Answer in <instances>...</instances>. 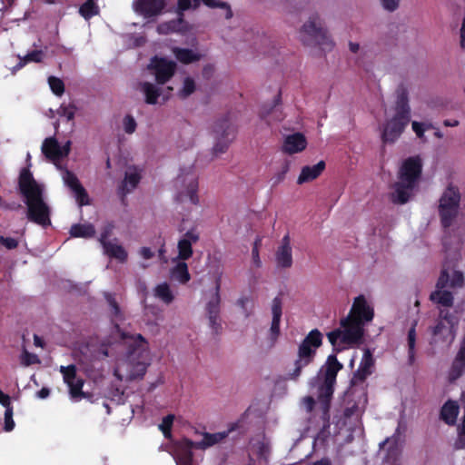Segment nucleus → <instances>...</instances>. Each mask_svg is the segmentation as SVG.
<instances>
[{
  "mask_svg": "<svg viewBox=\"0 0 465 465\" xmlns=\"http://www.w3.org/2000/svg\"><path fill=\"white\" fill-rule=\"evenodd\" d=\"M115 336H117L122 343L128 346V353L133 354L140 349H143L147 343L141 334H130L121 330L118 324L114 326Z\"/></svg>",
  "mask_w": 465,
  "mask_h": 465,
  "instance_id": "nucleus-20",
  "label": "nucleus"
},
{
  "mask_svg": "<svg viewBox=\"0 0 465 465\" xmlns=\"http://www.w3.org/2000/svg\"><path fill=\"white\" fill-rule=\"evenodd\" d=\"M272 321L270 329V335L272 344H274L280 334V322L282 317V300L279 297H275L272 300Z\"/></svg>",
  "mask_w": 465,
  "mask_h": 465,
  "instance_id": "nucleus-25",
  "label": "nucleus"
},
{
  "mask_svg": "<svg viewBox=\"0 0 465 465\" xmlns=\"http://www.w3.org/2000/svg\"><path fill=\"white\" fill-rule=\"evenodd\" d=\"M59 371L63 374L64 381L69 387V391L72 398L84 397V380L77 377L76 366L74 364L61 366Z\"/></svg>",
  "mask_w": 465,
  "mask_h": 465,
  "instance_id": "nucleus-16",
  "label": "nucleus"
},
{
  "mask_svg": "<svg viewBox=\"0 0 465 465\" xmlns=\"http://www.w3.org/2000/svg\"><path fill=\"white\" fill-rule=\"evenodd\" d=\"M408 27L401 23H391L387 26V35L393 40H400L403 38L406 34Z\"/></svg>",
  "mask_w": 465,
  "mask_h": 465,
  "instance_id": "nucleus-37",
  "label": "nucleus"
},
{
  "mask_svg": "<svg viewBox=\"0 0 465 465\" xmlns=\"http://www.w3.org/2000/svg\"><path fill=\"white\" fill-rule=\"evenodd\" d=\"M275 262L279 269H289L292 266V250L289 234L283 236L275 252Z\"/></svg>",
  "mask_w": 465,
  "mask_h": 465,
  "instance_id": "nucleus-19",
  "label": "nucleus"
},
{
  "mask_svg": "<svg viewBox=\"0 0 465 465\" xmlns=\"http://www.w3.org/2000/svg\"><path fill=\"white\" fill-rule=\"evenodd\" d=\"M459 317L450 312L448 309H440L437 324L432 328L434 341H441L446 345H450L455 340Z\"/></svg>",
  "mask_w": 465,
  "mask_h": 465,
  "instance_id": "nucleus-11",
  "label": "nucleus"
},
{
  "mask_svg": "<svg viewBox=\"0 0 465 465\" xmlns=\"http://www.w3.org/2000/svg\"><path fill=\"white\" fill-rule=\"evenodd\" d=\"M157 32L161 35H167L174 32V20H171L158 25Z\"/></svg>",
  "mask_w": 465,
  "mask_h": 465,
  "instance_id": "nucleus-57",
  "label": "nucleus"
},
{
  "mask_svg": "<svg viewBox=\"0 0 465 465\" xmlns=\"http://www.w3.org/2000/svg\"><path fill=\"white\" fill-rule=\"evenodd\" d=\"M282 103V95L281 91L278 92L276 96L274 97L273 101L270 104H266L262 105L260 114L262 118H266L270 114H272L274 111V109L279 106Z\"/></svg>",
  "mask_w": 465,
  "mask_h": 465,
  "instance_id": "nucleus-45",
  "label": "nucleus"
},
{
  "mask_svg": "<svg viewBox=\"0 0 465 465\" xmlns=\"http://www.w3.org/2000/svg\"><path fill=\"white\" fill-rule=\"evenodd\" d=\"M39 358L36 354L30 353L26 351H25L23 357H22V363L25 366H30L35 363H39Z\"/></svg>",
  "mask_w": 465,
  "mask_h": 465,
  "instance_id": "nucleus-58",
  "label": "nucleus"
},
{
  "mask_svg": "<svg viewBox=\"0 0 465 465\" xmlns=\"http://www.w3.org/2000/svg\"><path fill=\"white\" fill-rule=\"evenodd\" d=\"M430 301L439 303L444 307H451L453 305V296L450 292L438 289L430 293Z\"/></svg>",
  "mask_w": 465,
  "mask_h": 465,
  "instance_id": "nucleus-35",
  "label": "nucleus"
},
{
  "mask_svg": "<svg viewBox=\"0 0 465 465\" xmlns=\"http://www.w3.org/2000/svg\"><path fill=\"white\" fill-rule=\"evenodd\" d=\"M200 239L199 232L195 226H192L187 230L177 242L178 255L176 260L186 261L193 256V244L198 242Z\"/></svg>",
  "mask_w": 465,
  "mask_h": 465,
  "instance_id": "nucleus-17",
  "label": "nucleus"
},
{
  "mask_svg": "<svg viewBox=\"0 0 465 465\" xmlns=\"http://www.w3.org/2000/svg\"><path fill=\"white\" fill-rule=\"evenodd\" d=\"M140 180L141 175L137 172L125 173L124 180L122 182L118 190L123 202L124 201L125 195L138 185Z\"/></svg>",
  "mask_w": 465,
  "mask_h": 465,
  "instance_id": "nucleus-30",
  "label": "nucleus"
},
{
  "mask_svg": "<svg viewBox=\"0 0 465 465\" xmlns=\"http://www.w3.org/2000/svg\"><path fill=\"white\" fill-rule=\"evenodd\" d=\"M123 124L124 132L126 134H131L135 132L137 124L134 118L132 115L127 114L123 120Z\"/></svg>",
  "mask_w": 465,
  "mask_h": 465,
  "instance_id": "nucleus-53",
  "label": "nucleus"
},
{
  "mask_svg": "<svg viewBox=\"0 0 465 465\" xmlns=\"http://www.w3.org/2000/svg\"><path fill=\"white\" fill-rule=\"evenodd\" d=\"M194 145V131L190 126H184L180 130L178 148H179V158L182 160V153L190 150Z\"/></svg>",
  "mask_w": 465,
  "mask_h": 465,
  "instance_id": "nucleus-28",
  "label": "nucleus"
},
{
  "mask_svg": "<svg viewBox=\"0 0 465 465\" xmlns=\"http://www.w3.org/2000/svg\"><path fill=\"white\" fill-rule=\"evenodd\" d=\"M373 366L374 359L372 353L369 349H365L360 367L354 374V379L363 381L371 373Z\"/></svg>",
  "mask_w": 465,
  "mask_h": 465,
  "instance_id": "nucleus-27",
  "label": "nucleus"
},
{
  "mask_svg": "<svg viewBox=\"0 0 465 465\" xmlns=\"http://www.w3.org/2000/svg\"><path fill=\"white\" fill-rule=\"evenodd\" d=\"M154 296L163 301L166 304L171 303L173 299L170 287L166 282L158 284L155 287Z\"/></svg>",
  "mask_w": 465,
  "mask_h": 465,
  "instance_id": "nucleus-40",
  "label": "nucleus"
},
{
  "mask_svg": "<svg viewBox=\"0 0 465 465\" xmlns=\"http://www.w3.org/2000/svg\"><path fill=\"white\" fill-rule=\"evenodd\" d=\"M141 90L144 94L145 103L148 104H157L158 98L163 95L162 88L149 82L142 83Z\"/></svg>",
  "mask_w": 465,
  "mask_h": 465,
  "instance_id": "nucleus-31",
  "label": "nucleus"
},
{
  "mask_svg": "<svg viewBox=\"0 0 465 465\" xmlns=\"http://www.w3.org/2000/svg\"><path fill=\"white\" fill-rule=\"evenodd\" d=\"M208 325L212 330V333L215 336L219 335L222 331V321L219 318H208Z\"/></svg>",
  "mask_w": 465,
  "mask_h": 465,
  "instance_id": "nucleus-59",
  "label": "nucleus"
},
{
  "mask_svg": "<svg viewBox=\"0 0 465 465\" xmlns=\"http://www.w3.org/2000/svg\"><path fill=\"white\" fill-rule=\"evenodd\" d=\"M460 201L459 190L452 185L448 186L440 198L439 213L444 228H449L457 217Z\"/></svg>",
  "mask_w": 465,
  "mask_h": 465,
  "instance_id": "nucleus-12",
  "label": "nucleus"
},
{
  "mask_svg": "<svg viewBox=\"0 0 465 465\" xmlns=\"http://www.w3.org/2000/svg\"><path fill=\"white\" fill-rule=\"evenodd\" d=\"M306 146V137L302 133H295L284 138L282 150L287 154H294L302 152Z\"/></svg>",
  "mask_w": 465,
  "mask_h": 465,
  "instance_id": "nucleus-23",
  "label": "nucleus"
},
{
  "mask_svg": "<svg viewBox=\"0 0 465 465\" xmlns=\"http://www.w3.org/2000/svg\"><path fill=\"white\" fill-rule=\"evenodd\" d=\"M324 168L325 163L323 161H320L313 166L302 167V172L298 177L297 183L302 184L316 179L322 173Z\"/></svg>",
  "mask_w": 465,
  "mask_h": 465,
  "instance_id": "nucleus-29",
  "label": "nucleus"
},
{
  "mask_svg": "<svg viewBox=\"0 0 465 465\" xmlns=\"http://www.w3.org/2000/svg\"><path fill=\"white\" fill-rule=\"evenodd\" d=\"M74 193L80 206L90 204L89 195L83 185L76 189Z\"/></svg>",
  "mask_w": 465,
  "mask_h": 465,
  "instance_id": "nucleus-49",
  "label": "nucleus"
},
{
  "mask_svg": "<svg viewBox=\"0 0 465 465\" xmlns=\"http://www.w3.org/2000/svg\"><path fill=\"white\" fill-rule=\"evenodd\" d=\"M113 344L111 339L104 340L100 342L98 349L95 351L97 356H102V358H105L109 356V348Z\"/></svg>",
  "mask_w": 465,
  "mask_h": 465,
  "instance_id": "nucleus-54",
  "label": "nucleus"
},
{
  "mask_svg": "<svg viewBox=\"0 0 465 465\" xmlns=\"http://www.w3.org/2000/svg\"><path fill=\"white\" fill-rule=\"evenodd\" d=\"M299 40L309 47L319 46L322 49H331L332 41L327 35L323 21L317 13L312 14L299 30Z\"/></svg>",
  "mask_w": 465,
  "mask_h": 465,
  "instance_id": "nucleus-5",
  "label": "nucleus"
},
{
  "mask_svg": "<svg viewBox=\"0 0 465 465\" xmlns=\"http://www.w3.org/2000/svg\"><path fill=\"white\" fill-rule=\"evenodd\" d=\"M465 370V353L458 351L455 360L453 361L452 367L450 372L451 380L458 379Z\"/></svg>",
  "mask_w": 465,
  "mask_h": 465,
  "instance_id": "nucleus-36",
  "label": "nucleus"
},
{
  "mask_svg": "<svg viewBox=\"0 0 465 465\" xmlns=\"http://www.w3.org/2000/svg\"><path fill=\"white\" fill-rule=\"evenodd\" d=\"M402 433L403 431L399 425L395 433L391 437L387 438L380 443V450L383 449L386 445H389L388 454L386 456V460L388 461L395 460L398 459L401 453V446L403 442Z\"/></svg>",
  "mask_w": 465,
  "mask_h": 465,
  "instance_id": "nucleus-22",
  "label": "nucleus"
},
{
  "mask_svg": "<svg viewBox=\"0 0 465 465\" xmlns=\"http://www.w3.org/2000/svg\"><path fill=\"white\" fill-rule=\"evenodd\" d=\"M20 193L25 198L28 219L44 227L50 225V209L43 198L44 189L28 168H23L18 178Z\"/></svg>",
  "mask_w": 465,
  "mask_h": 465,
  "instance_id": "nucleus-2",
  "label": "nucleus"
},
{
  "mask_svg": "<svg viewBox=\"0 0 465 465\" xmlns=\"http://www.w3.org/2000/svg\"><path fill=\"white\" fill-rule=\"evenodd\" d=\"M79 14L85 19L89 20L93 16L99 14V7L94 0H86L79 8Z\"/></svg>",
  "mask_w": 465,
  "mask_h": 465,
  "instance_id": "nucleus-38",
  "label": "nucleus"
},
{
  "mask_svg": "<svg viewBox=\"0 0 465 465\" xmlns=\"http://www.w3.org/2000/svg\"><path fill=\"white\" fill-rule=\"evenodd\" d=\"M201 3L210 8L225 9L226 19H231L233 15L230 5L226 2L218 0H178L176 4V31H191L193 29V25L183 20V12L187 10H197Z\"/></svg>",
  "mask_w": 465,
  "mask_h": 465,
  "instance_id": "nucleus-9",
  "label": "nucleus"
},
{
  "mask_svg": "<svg viewBox=\"0 0 465 465\" xmlns=\"http://www.w3.org/2000/svg\"><path fill=\"white\" fill-rule=\"evenodd\" d=\"M417 322H414L411 328L408 332V348H409V362L412 364L414 361V354H415V343H416V327Z\"/></svg>",
  "mask_w": 465,
  "mask_h": 465,
  "instance_id": "nucleus-43",
  "label": "nucleus"
},
{
  "mask_svg": "<svg viewBox=\"0 0 465 465\" xmlns=\"http://www.w3.org/2000/svg\"><path fill=\"white\" fill-rule=\"evenodd\" d=\"M460 34V46H461V48H465V17L462 20Z\"/></svg>",
  "mask_w": 465,
  "mask_h": 465,
  "instance_id": "nucleus-64",
  "label": "nucleus"
},
{
  "mask_svg": "<svg viewBox=\"0 0 465 465\" xmlns=\"http://www.w3.org/2000/svg\"><path fill=\"white\" fill-rule=\"evenodd\" d=\"M43 154L51 161L62 159L61 145L55 137H47L42 144Z\"/></svg>",
  "mask_w": 465,
  "mask_h": 465,
  "instance_id": "nucleus-26",
  "label": "nucleus"
},
{
  "mask_svg": "<svg viewBox=\"0 0 465 465\" xmlns=\"http://www.w3.org/2000/svg\"><path fill=\"white\" fill-rule=\"evenodd\" d=\"M342 369L335 355H330L325 364L321 368L315 380L321 383L319 387V398L328 401L333 393L337 373Z\"/></svg>",
  "mask_w": 465,
  "mask_h": 465,
  "instance_id": "nucleus-10",
  "label": "nucleus"
},
{
  "mask_svg": "<svg viewBox=\"0 0 465 465\" xmlns=\"http://www.w3.org/2000/svg\"><path fill=\"white\" fill-rule=\"evenodd\" d=\"M373 316V309L365 297H356L350 313L341 320V328L327 334L329 341L338 351L341 349V345L360 344L364 334V325L371 322Z\"/></svg>",
  "mask_w": 465,
  "mask_h": 465,
  "instance_id": "nucleus-1",
  "label": "nucleus"
},
{
  "mask_svg": "<svg viewBox=\"0 0 465 465\" xmlns=\"http://www.w3.org/2000/svg\"><path fill=\"white\" fill-rule=\"evenodd\" d=\"M48 84L55 95L61 96L64 93V84L60 78L50 76L48 78Z\"/></svg>",
  "mask_w": 465,
  "mask_h": 465,
  "instance_id": "nucleus-46",
  "label": "nucleus"
},
{
  "mask_svg": "<svg viewBox=\"0 0 465 465\" xmlns=\"http://www.w3.org/2000/svg\"><path fill=\"white\" fill-rule=\"evenodd\" d=\"M147 69L155 76L157 84H163L174 75V61L154 55Z\"/></svg>",
  "mask_w": 465,
  "mask_h": 465,
  "instance_id": "nucleus-15",
  "label": "nucleus"
},
{
  "mask_svg": "<svg viewBox=\"0 0 465 465\" xmlns=\"http://www.w3.org/2000/svg\"><path fill=\"white\" fill-rule=\"evenodd\" d=\"M104 252L116 260H118L121 262H124L127 260V252L124 250V248L119 244L116 243H104V246L103 247Z\"/></svg>",
  "mask_w": 465,
  "mask_h": 465,
  "instance_id": "nucleus-34",
  "label": "nucleus"
},
{
  "mask_svg": "<svg viewBox=\"0 0 465 465\" xmlns=\"http://www.w3.org/2000/svg\"><path fill=\"white\" fill-rule=\"evenodd\" d=\"M76 107L73 104L64 105L62 104L58 111L61 116H64L67 119V121H72L74 118Z\"/></svg>",
  "mask_w": 465,
  "mask_h": 465,
  "instance_id": "nucleus-52",
  "label": "nucleus"
},
{
  "mask_svg": "<svg viewBox=\"0 0 465 465\" xmlns=\"http://www.w3.org/2000/svg\"><path fill=\"white\" fill-rule=\"evenodd\" d=\"M15 424L13 420V409L5 410L4 430L7 432L12 431L15 428Z\"/></svg>",
  "mask_w": 465,
  "mask_h": 465,
  "instance_id": "nucleus-55",
  "label": "nucleus"
},
{
  "mask_svg": "<svg viewBox=\"0 0 465 465\" xmlns=\"http://www.w3.org/2000/svg\"><path fill=\"white\" fill-rule=\"evenodd\" d=\"M195 89H196V84H195L194 80L192 77L187 76L183 79V86L179 90L177 95L181 99H186L192 94L194 93Z\"/></svg>",
  "mask_w": 465,
  "mask_h": 465,
  "instance_id": "nucleus-42",
  "label": "nucleus"
},
{
  "mask_svg": "<svg viewBox=\"0 0 465 465\" xmlns=\"http://www.w3.org/2000/svg\"><path fill=\"white\" fill-rule=\"evenodd\" d=\"M322 343V335L317 329L311 331L298 347L297 359L294 362V370L289 372L285 380L297 381L302 370L309 365L314 359L316 351Z\"/></svg>",
  "mask_w": 465,
  "mask_h": 465,
  "instance_id": "nucleus-6",
  "label": "nucleus"
},
{
  "mask_svg": "<svg viewBox=\"0 0 465 465\" xmlns=\"http://www.w3.org/2000/svg\"><path fill=\"white\" fill-rule=\"evenodd\" d=\"M194 206L195 205H190L189 203H183V202H176V212H178V213L182 216V223L178 228L180 232L186 231V228L183 224L186 222V217L192 213Z\"/></svg>",
  "mask_w": 465,
  "mask_h": 465,
  "instance_id": "nucleus-41",
  "label": "nucleus"
},
{
  "mask_svg": "<svg viewBox=\"0 0 465 465\" xmlns=\"http://www.w3.org/2000/svg\"><path fill=\"white\" fill-rule=\"evenodd\" d=\"M0 404L2 406H4L5 408V410L13 409V407L11 405V400H10L9 395L4 393L1 390H0Z\"/></svg>",
  "mask_w": 465,
  "mask_h": 465,
  "instance_id": "nucleus-62",
  "label": "nucleus"
},
{
  "mask_svg": "<svg viewBox=\"0 0 465 465\" xmlns=\"http://www.w3.org/2000/svg\"><path fill=\"white\" fill-rule=\"evenodd\" d=\"M227 436V432H218V433H204L203 436V440L196 443L186 440L183 444L180 445V448H184L185 455L183 458H180V465H193V458H192V448L195 447L198 449H206L211 447L221 440H223Z\"/></svg>",
  "mask_w": 465,
  "mask_h": 465,
  "instance_id": "nucleus-14",
  "label": "nucleus"
},
{
  "mask_svg": "<svg viewBox=\"0 0 465 465\" xmlns=\"http://www.w3.org/2000/svg\"><path fill=\"white\" fill-rule=\"evenodd\" d=\"M191 163L188 165L181 164L179 167V192L178 194L188 196L190 205H198L199 198V182L198 173L195 168V155L190 153Z\"/></svg>",
  "mask_w": 465,
  "mask_h": 465,
  "instance_id": "nucleus-8",
  "label": "nucleus"
},
{
  "mask_svg": "<svg viewBox=\"0 0 465 465\" xmlns=\"http://www.w3.org/2000/svg\"><path fill=\"white\" fill-rule=\"evenodd\" d=\"M456 450H462L465 448V432L459 430V436L454 443Z\"/></svg>",
  "mask_w": 465,
  "mask_h": 465,
  "instance_id": "nucleus-63",
  "label": "nucleus"
},
{
  "mask_svg": "<svg viewBox=\"0 0 465 465\" xmlns=\"http://www.w3.org/2000/svg\"><path fill=\"white\" fill-rule=\"evenodd\" d=\"M393 116L382 125L381 140L393 143L411 121L410 92L406 83H400L394 92Z\"/></svg>",
  "mask_w": 465,
  "mask_h": 465,
  "instance_id": "nucleus-3",
  "label": "nucleus"
},
{
  "mask_svg": "<svg viewBox=\"0 0 465 465\" xmlns=\"http://www.w3.org/2000/svg\"><path fill=\"white\" fill-rule=\"evenodd\" d=\"M464 277L463 273L460 271L443 268L440 275L438 279L436 287L438 289L450 288H460L463 286Z\"/></svg>",
  "mask_w": 465,
  "mask_h": 465,
  "instance_id": "nucleus-21",
  "label": "nucleus"
},
{
  "mask_svg": "<svg viewBox=\"0 0 465 465\" xmlns=\"http://www.w3.org/2000/svg\"><path fill=\"white\" fill-rule=\"evenodd\" d=\"M411 127L419 138H423L424 131H425V125L423 124L414 121L411 124ZM430 127H431V124H429L426 126V128H430Z\"/></svg>",
  "mask_w": 465,
  "mask_h": 465,
  "instance_id": "nucleus-61",
  "label": "nucleus"
},
{
  "mask_svg": "<svg viewBox=\"0 0 465 465\" xmlns=\"http://www.w3.org/2000/svg\"><path fill=\"white\" fill-rule=\"evenodd\" d=\"M221 282L220 278L216 280L214 292L210 297L205 306L207 318H219L221 311V296H220Z\"/></svg>",
  "mask_w": 465,
  "mask_h": 465,
  "instance_id": "nucleus-24",
  "label": "nucleus"
},
{
  "mask_svg": "<svg viewBox=\"0 0 465 465\" xmlns=\"http://www.w3.org/2000/svg\"><path fill=\"white\" fill-rule=\"evenodd\" d=\"M64 179L65 184L73 192H74L76 189H78L80 186H82L77 176L73 172L66 171Z\"/></svg>",
  "mask_w": 465,
  "mask_h": 465,
  "instance_id": "nucleus-47",
  "label": "nucleus"
},
{
  "mask_svg": "<svg viewBox=\"0 0 465 465\" xmlns=\"http://www.w3.org/2000/svg\"><path fill=\"white\" fill-rule=\"evenodd\" d=\"M105 299L111 308L112 314L117 318H121V309L117 302L115 301L114 297L111 293H105Z\"/></svg>",
  "mask_w": 465,
  "mask_h": 465,
  "instance_id": "nucleus-51",
  "label": "nucleus"
},
{
  "mask_svg": "<svg viewBox=\"0 0 465 465\" xmlns=\"http://www.w3.org/2000/svg\"><path fill=\"white\" fill-rule=\"evenodd\" d=\"M401 0H380L381 8L388 13H394L401 6Z\"/></svg>",
  "mask_w": 465,
  "mask_h": 465,
  "instance_id": "nucleus-50",
  "label": "nucleus"
},
{
  "mask_svg": "<svg viewBox=\"0 0 465 465\" xmlns=\"http://www.w3.org/2000/svg\"><path fill=\"white\" fill-rule=\"evenodd\" d=\"M70 234L74 238H91L94 236L95 229L91 223H76L72 225Z\"/></svg>",
  "mask_w": 465,
  "mask_h": 465,
  "instance_id": "nucleus-33",
  "label": "nucleus"
},
{
  "mask_svg": "<svg viewBox=\"0 0 465 465\" xmlns=\"http://www.w3.org/2000/svg\"><path fill=\"white\" fill-rule=\"evenodd\" d=\"M193 30V28L191 31H176V35L178 34L182 37H184V41L179 40V43L190 46V48L176 47V61L182 64H193L203 58V54L197 48L198 41ZM176 42H178L177 39Z\"/></svg>",
  "mask_w": 465,
  "mask_h": 465,
  "instance_id": "nucleus-13",
  "label": "nucleus"
},
{
  "mask_svg": "<svg viewBox=\"0 0 465 465\" xmlns=\"http://www.w3.org/2000/svg\"><path fill=\"white\" fill-rule=\"evenodd\" d=\"M422 162L420 156L409 157L402 162L398 173V181L392 185L390 199L393 203H406L421 175Z\"/></svg>",
  "mask_w": 465,
  "mask_h": 465,
  "instance_id": "nucleus-4",
  "label": "nucleus"
},
{
  "mask_svg": "<svg viewBox=\"0 0 465 465\" xmlns=\"http://www.w3.org/2000/svg\"><path fill=\"white\" fill-rule=\"evenodd\" d=\"M0 243L6 249L13 250L18 246V241L12 237H4L0 235Z\"/></svg>",
  "mask_w": 465,
  "mask_h": 465,
  "instance_id": "nucleus-60",
  "label": "nucleus"
},
{
  "mask_svg": "<svg viewBox=\"0 0 465 465\" xmlns=\"http://www.w3.org/2000/svg\"><path fill=\"white\" fill-rule=\"evenodd\" d=\"M44 52L42 50H34L30 53H28L25 56V63L28 62H35V63H40L43 60L44 57Z\"/></svg>",
  "mask_w": 465,
  "mask_h": 465,
  "instance_id": "nucleus-56",
  "label": "nucleus"
},
{
  "mask_svg": "<svg viewBox=\"0 0 465 465\" xmlns=\"http://www.w3.org/2000/svg\"><path fill=\"white\" fill-rule=\"evenodd\" d=\"M237 304L242 308L245 317H249L252 312L253 302L251 298L242 297L237 301Z\"/></svg>",
  "mask_w": 465,
  "mask_h": 465,
  "instance_id": "nucleus-48",
  "label": "nucleus"
},
{
  "mask_svg": "<svg viewBox=\"0 0 465 465\" xmlns=\"http://www.w3.org/2000/svg\"><path fill=\"white\" fill-rule=\"evenodd\" d=\"M459 413V406L455 401H447L440 411V418L449 425H453Z\"/></svg>",
  "mask_w": 465,
  "mask_h": 465,
  "instance_id": "nucleus-32",
  "label": "nucleus"
},
{
  "mask_svg": "<svg viewBox=\"0 0 465 465\" xmlns=\"http://www.w3.org/2000/svg\"><path fill=\"white\" fill-rule=\"evenodd\" d=\"M210 135L213 139L211 153L213 158H218L224 153L236 136V128L232 124L228 115L218 118L212 125Z\"/></svg>",
  "mask_w": 465,
  "mask_h": 465,
  "instance_id": "nucleus-7",
  "label": "nucleus"
},
{
  "mask_svg": "<svg viewBox=\"0 0 465 465\" xmlns=\"http://www.w3.org/2000/svg\"><path fill=\"white\" fill-rule=\"evenodd\" d=\"M167 5L166 0H134V12L144 18H152L163 13Z\"/></svg>",
  "mask_w": 465,
  "mask_h": 465,
  "instance_id": "nucleus-18",
  "label": "nucleus"
},
{
  "mask_svg": "<svg viewBox=\"0 0 465 465\" xmlns=\"http://www.w3.org/2000/svg\"><path fill=\"white\" fill-rule=\"evenodd\" d=\"M176 281H178L182 284L187 283L190 279L191 275L188 271V266L185 261L183 260H176Z\"/></svg>",
  "mask_w": 465,
  "mask_h": 465,
  "instance_id": "nucleus-39",
  "label": "nucleus"
},
{
  "mask_svg": "<svg viewBox=\"0 0 465 465\" xmlns=\"http://www.w3.org/2000/svg\"><path fill=\"white\" fill-rule=\"evenodd\" d=\"M174 421V414L170 413L163 419L162 423L159 425V430L163 432L166 439L172 440V428Z\"/></svg>",
  "mask_w": 465,
  "mask_h": 465,
  "instance_id": "nucleus-44",
  "label": "nucleus"
}]
</instances>
